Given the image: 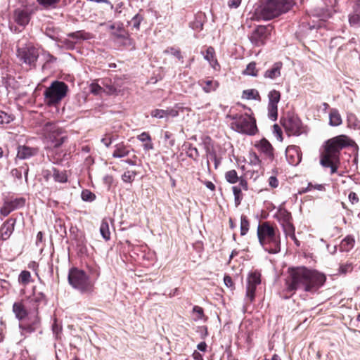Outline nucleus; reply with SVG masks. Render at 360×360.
Here are the masks:
<instances>
[{"label":"nucleus","mask_w":360,"mask_h":360,"mask_svg":"<svg viewBox=\"0 0 360 360\" xmlns=\"http://www.w3.org/2000/svg\"><path fill=\"white\" fill-rule=\"evenodd\" d=\"M13 18L18 25L25 27L30 20L31 14L27 9L17 8L14 11Z\"/></svg>","instance_id":"obj_13"},{"label":"nucleus","mask_w":360,"mask_h":360,"mask_svg":"<svg viewBox=\"0 0 360 360\" xmlns=\"http://www.w3.org/2000/svg\"><path fill=\"white\" fill-rule=\"evenodd\" d=\"M249 221L246 216L242 215L240 217V235L245 236L249 230Z\"/></svg>","instance_id":"obj_44"},{"label":"nucleus","mask_w":360,"mask_h":360,"mask_svg":"<svg viewBox=\"0 0 360 360\" xmlns=\"http://www.w3.org/2000/svg\"><path fill=\"white\" fill-rule=\"evenodd\" d=\"M68 279L70 285L82 293H90L93 291L94 284L83 270L75 267L70 269Z\"/></svg>","instance_id":"obj_5"},{"label":"nucleus","mask_w":360,"mask_h":360,"mask_svg":"<svg viewBox=\"0 0 360 360\" xmlns=\"http://www.w3.org/2000/svg\"><path fill=\"white\" fill-rule=\"evenodd\" d=\"M30 302L34 306V310L37 312L38 306L41 304L46 303V296L43 292H34L33 295L29 297Z\"/></svg>","instance_id":"obj_20"},{"label":"nucleus","mask_w":360,"mask_h":360,"mask_svg":"<svg viewBox=\"0 0 360 360\" xmlns=\"http://www.w3.org/2000/svg\"><path fill=\"white\" fill-rule=\"evenodd\" d=\"M294 4V0H262L255 8L254 16L259 20H270L288 11Z\"/></svg>","instance_id":"obj_3"},{"label":"nucleus","mask_w":360,"mask_h":360,"mask_svg":"<svg viewBox=\"0 0 360 360\" xmlns=\"http://www.w3.org/2000/svg\"><path fill=\"white\" fill-rule=\"evenodd\" d=\"M11 174L19 179L22 178V171L20 168L12 169Z\"/></svg>","instance_id":"obj_64"},{"label":"nucleus","mask_w":360,"mask_h":360,"mask_svg":"<svg viewBox=\"0 0 360 360\" xmlns=\"http://www.w3.org/2000/svg\"><path fill=\"white\" fill-rule=\"evenodd\" d=\"M68 86L63 82L56 80L44 92L45 102L49 105H56L67 95Z\"/></svg>","instance_id":"obj_7"},{"label":"nucleus","mask_w":360,"mask_h":360,"mask_svg":"<svg viewBox=\"0 0 360 360\" xmlns=\"http://www.w3.org/2000/svg\"><path fill=\"white\" fill-rule=\"evenodd\" d=\"M349 22L351 26L360 27V0H357L354 11L349 15Z\"/></svg>","instance_id":"obj_19"},{"label":"nucleus","mask_w":360,"mask_h":360,"mask_svg":"<svg viewBox=\"0 0 360 360\" xmlns=\"http://www.w3.org/2000/svg\"><path fill=\"white\" fill-rule=\"evenodd\" d=\"M269 31L270 28L267 26H257L250 37L251 42L257 46L264 44V42L269 34Z\"/></svg>","instance_id":"obj_11"},{"label":"nucleus","mask_w":360,"mask_h":360,"mask_svg":"<svg viewBox=\"0 0 360 360\" xmlns=\"http://www.w3.org/2000/svg\"><path fill=\"white\" fill-rule=\"evenodd\" d=\"M76 42L68 38H59L56 46L60 49H64L68 51L75 49Z\"/></svg>","instance_id":"obj_30"},{"label":"nucleus","mask_w":360,"mask_h":360,"mask_svg":"<svg viewBox=\"0 0 360 360\" xmlns=\"http://www.w3.org/2000/svg\"><path fill=\"white\" fill-rule=\"evenodd\" d=\"M15 222V219L10 218L3 223L0 228V236L3 240L9 238L13 233Z\"/></svg>","instance_id":"obj_14"},{"label":"nucleus","mask_w":360,"mask_h":360,"mask_svg":"<svg viewBox=\"0 0 360 360\" xmlns=\"http://www.w3.org/2000/svg\"><path fill=\"white\" fill-rule=\"evenodd\" d=\"M100 233L103 239L106 241L110 239V232L109 229V224L107 220L103 219L100 226Z\"/></svg>","instance_id":"obj_35"},{"label":"nucleus","mask_w":360,"mask_h":360,"mask_svg":"<svg viewBox=\"0 0 360 360\" xmlns=\"http://www.w3.org/2000/svg\"><path fill=\"white\" fill-rule=\"evenodd\" d=\"M352 270L351 264H342L340 266V272L342 274H347Z\"/></svg>","instance_id":"obj_57"},{"label":"nucleus","mask_w":360,"mask_h":360,"mask_svg":"<svg viewBox=\"0 0 360 360\" xmlns=\"http://www.w3.org/2000/svg\"><path fill=\"white\" fill-rule=\"evenodd\" d=\"M250 162L252 165H255V166H259L260 164V160H259V157L255 153H250Z\"/></svg>","instance_id":"obj_54"},{"label":"nucleus","mask_w":360,"mask_h":360,"mask_svg":"<svg viewBox=\"0 0 360 360\" xmlns=\"http://www.w3.org/2000/svg\"><path fill=\"white\" fill-rule=\"evenodd\" d=\"M243 98L248 100L260 101L261 98L257 90L251 89L244 90L243 92Z\"/></svg>","instance_id":"obj_34"},{"label":"nucleus","mask_w":360,"mask_h":360,"mask_svg":"<svg viewBox=\"0 0 360 360\" xmlns=\"http://www.w3.org/2000/svg\"><path fill=\"white\" fill-rule=\"evenodd\" d=\"M52 178L56 182L66 183L68 181V175L66 171H60L56 167H53Z\"/></svg>","instance_id":"obj_31"},{"label":"nucleus","mask_w":360,"mask_h":360,"mask_svg":"<svg viewBox=\"0 0 360 360\" xmlns=\"http://www.w3.org/2000/svg\"><path fill=\"white\" fill-rule=\"evenodd\" d=\"M326 280L323 274L305 266L289 268L285 279L283 298L289 299L299 289L314 293L323 285Z\"/></svg>","instance_id":"obj_1"},{"label":"nucleus","mask_w":360,"mask_h":360,"mask_svg":"<svg viewBox=\"0 0 360 360\" xmlns=\"http://www.w3.org/2000/svg\"><path fill=\"white\" fill-rule=\"evenodd\" d=\"M136 174L135 171L127 170L122 175V180L126 183H131Z\"/></svg>","instance_id":"obj_46"},{"label":"nucleus","mask_w":360,"mask_h":360,"mask_svg":"<svg viewBox=\"0 0 360 360\" xmlns=\"http://www.w3.org/2000/svg\"><path fill=\"white\" fill-rule=\"evenodd\" d=\"M130 153L129 149L123 143L116 144L115 150L112 153V157L115 158H122L127 156Z\"/></svg>","instance_id":"obj_22"},{"label":"nucleus","mask_w":360,"mask_h":360,"mask_svg":"<svg viewBox=\"0 0 360 360\" xmlns=\"http://www.w3.org/2000/svg\"><path fill=\"white\" fill-rule=\"evenodd\" d=\"M259 150L264 153L268 157H273V147L271 144L265 139L260 141L257 145Z\"/></svg>","instance_id":"obj_27"},{"label":"nucleus","mask_w":360,"mask_h":360,"mask_svg":"<svg viewBox=\"0 0 360 360\" xmlns=\"http://www.w3.org/2000/svg\"><path fill=\"white\" fill-rule=\"evenodd\" d=\"M225 178L230 184H236L239 181L237 172L235 169L226 172L225 174Z\"/></svg>","instance_id":"obj_42"},{"label":"nucleus","mask_w":360,"mask_h":360,"mask_svg":"<svg viewBox=\"0 0 360 360\" xmlns=\"http://www.w3.org/2000/svg\"><path fill=\"white\" fill-rule=\"evenodd\" d=\"M68 38L78 40H88L92 38V34L86 32L84 30H78L73 32H70L67 34Z\"/></svg>","instance_id":"obj_25"},{"label":"nucleus","mask_w":360,"mask_h":360,"mask_svg":"<svg viewBox=\"0 0 360 360\" xmlns=\"http://www.w3.org/2000/svg\"><path fill=\"white\" fill-rule=\"evenodd\" d=\"M44 56H45L46 63H54L57 60V58L49 52H44Z\"/></svg>","instance_id":"obj_60"},{"label":"nucleus","mask_w":360,"mask_h":360,"mask_svg":"<svg viewBox=\"0 0 360 360\" xmlns=\"http://www.w3.org/2000/svg\"><path fill=\"white\" fill-rule=\"evenodd\" d=\"M102 91V87L97 84H92L91 85V92L94 95H98Z\"/></svg>","instance_id":"obj_55"},{"label":"nucleus","mask_w":360,"mask_h":360,"mask_svg":"<svg viewBox=\"0 0 360 360\" xmlns=\"http://www.w3.org/2000/svg\"><path fill=\"white\" fill-rule=\"evenodd\" d=\"M243 114H233V115H227V117L233 120L232 122H237L239 121V120L243 117Z\"/></svg>","instance_id":"obj_61"},{"label":"nucleus","mask_w":360,"mask_h":360,"mask_svg":"<svg viewBox=\"0 0 360 360\" xmlns=\"http://www.w3.org/2000/svg\"><path fill=\"white\" fill-rule=\"evenodd\" d=\"M143 15L137 13L132 18L130 23H131L134 28H135L136 30H139L140 29L141 22L143 21Z\"/></svg>","instance_id":"obj_51"},{"label":"nucleus","mask_w":360,"mask_h":360,"mask_svg":"<svg viewBox=\"0 0 360 360\" xmlns=\"http://www.w3.org/2000/svg\"><path fill=\"white\" fill-rule=\"evenodd\" d=\"M241 3V0H229L228 5L230 8H238Z\"/></svg>","instance_id":"obj_62"},{"label":"nucleus","mask_w":360,"mask_h":360,"mask_svg":"<svg viewBox=\"0 0 360 360\" xmlns=\"http://www.w3.org/2000/svg\"><path fill=\"white\" fill-rule=\"evenodd\" d=\"M281 124L288 136H300L304 132L302 121L294 114L287 113L281 119Z\"/></svg>","instance_id":"obj_9"},{"label":"nucleus","mask_w":360,"mask_h":360,"mask_svg":"<svg viewBox=\"0 0 360 360\" xmlns=\"http://www.w3.org/2000/svg\"><path fill=\"white\" fill-rule=\"evenodd\" d=\"M214 54H215V52H214V48L212 46H209L206 50V53H205L204 58L215 69L216 68L215 65L219 66V63H218L217 59H215Z\"/></svg>","instance_id":"obj_33"},{"label":"nucleus","mask_w":360,"mask_h":360,"mask_svg":"<svg viewBox=\"0 0 360 360\" xmlns=\"http://www.w3.org/2000/svg\"><path fill=\"white\" fill-rule=\"evenodd\" d=\"M38 153V148L30 147L27 146H19L18 147L17 158L20 160H26L37 155Z\"/></svg>","instance_id":"obj_16"},{"label":"nucleus","mask_w":360,"mask_h":360,"mask_svg":"<svg viewBox=\"0 0 360 360\" xmlns=\"http://www.w3.org/2000/svg\"><path fill=\"white\" fill-rule=\"evenodd\" d=\"M52 175H53V168L51 170L46 169L43 172L44 178L45 179V180L46 181H48L51 178H52Z\"/></svg>","instance_id":"obj_63"},{"label":"nucleus","mask_w":360,"mask_h":360,"mask_svg":"<svg viewBox=\"0 0 360 360\" xmlns=\"http://www.w3.org/2000/svg\"><path fill=\"white\" fill-rule=\"evenodd\" d=\"M138 140L143 143L150 142L151 137L147 132H143L137 136Z\"/></svg>","instance_id":"obj_53"},{"label":"nucleus","mask_w":360,"mask_h":360,"mask_svg":"<svg viewBox=\"0 0 360 360\" xmlns=\"http://www.w3.org/2000/svg\"><path fill=\"white\" fill-rule=\"evenodd\" d=\"M81 197L86 202H92L96 199L95 194L87 189L82 191Z\"/></svg>","instance_id":"obj_49"},{"label":"nucleus","mask_w":360,"mask_h":360,"mask_svg":"<svg viewBox=\"0 0 360 360\" xmlns=\"http://www.w3.org/2000/svg\"><path fill=\"white\" fill-rule=\"evenodd\" d=\"M342 124V117L336 108H332L329 113V124L337 127Z\"/></svg>","instance_id":"obj_26"},{"label":"nucleus","mask_w":360,"mask_h":360,"mask_svg":"<svg viewBox=\"0 0 360 360\" xmlns=\"http://www.w3.org/2000/svg\"><path fill=\"white\" fill-rule=\"evenodd\" d=\"M354 142L346 135H339L325 142L324 149L320 155V164L323 167L330 168V174L337 172L340 163V151Z\"/></svg>","instance_id":"obj_2"},{"label":"nucleus","mask_w":360,"mask_h":360,"mask_svg":"<svg viewBox=\"0 0 360 360\" xmlns=\"http://www.w3.org/2000/svg\"><path fill=\"white\" fill-rule=\"evenodd\" d=\"M180 107L176 105L173 108H167V110L155 109L151 112V116L156 118L164 117H175L179 115Z\"/></svg>","instance_id":"obj_15"},{"label":"nucleus","mask_w":360,"mask_h":360,"mask_svg":"<svg viewBox=\"0 0 360 360\" xmlns=\"http://www.w3.org/2000/svg\"><path fill=\"white\" fill-rule=\"evenodd\" d=\"M286 158L292 165H297L302 160V153L300 147L292 145L286 149Z\"/></svg>","instance_id":"obj_12"},{"label":"nucleus","mask_w":360,"mask_h":360,"mask_svg":"<svg viewBox=\"0 0 360 360\" xmlns=\"http://www.w3.org/2000/svg\"><path fill=\"white\" fill-rule=\"evenodd\" d=\"M256 288V285L247 283L245 299L248 302L250 303L255 300Z\"/></svg>","instance_id":"obj_37"},{"label":"nucleus","mask_w":360,"mask_h":360,"mask_svg":"<svg viewBox=\"0 0 360 360\" xmlns=\"http://www.w3.org/2000/svg\"><path fill=\"white\" fill-rule=\"evenodd\" d=\"M39 323V320L37 316L32 321L31 324L29 323H20L19 327L22 330V333H32L36 330Z\"/></svg>","instance_id":"obj_29"},{"label":"nucleus","mask_w":360,"mask_h":360,"mask_svg":"<svg viewBox=\"0 0 360 360\" xmlns=\"http://www.w3.org/2000/svg\"><path fill=\"white\" fill-rule=\"evenodd\" d=\"M233 193L234 195V201L236 206H238L241 202V188L240 186H235L232 188Z\"/></svg>","instance_id":"obj_48"},{"label":"nucleus","mask_w":360,"mask_h":360,"mask_svg":"<svg viewBox=\"0 0 360 360\" xmlns=\"http://www.w3.org/2000/svg\"><path fill=\"white\" fill-rule=\"evenodd\" d=\"M282 67L283 63L281 62L275 63L271 68L265 71L264 77L271 79H275L281 76V70Z\"/></svg>","instance_id":"obj_18"},{"label":"nucleus","mask_w":360,"mask_h":360,"mask_svg":"<svg viewBox=\"0 0 360 360\" xmlns=\"http://www.w3.org/2000/svg\"><path fill=\"white\" fill-rule=\"evenodd\" d=\"M247 283L257 286L261 283L260 274L257 272H252L248 275Z\"/></svg>","instance_id":"obj_39"},{"label":"nucleus","mask_w":360,"mask_h":360,"mask_svg":"<svg viewBox=\"0 0 360 360\" xmlns=\"http://www.w3.org/2000/svg\"><path fill=\"white\" fill-rule=\"evenodd\" d=\"M348 198L352 204H356L359 200L356 193L354 192H350Z\"/></svg>","instance_id":"obj_59"},{"label":"nucleus","mask_w":360,"mask_h":360,"mask_svg":"<svg viewBox=\"0 0 360 360\" xmlns=\"http://www.w3.org/2000/svg\"><path fill=\"white\" fill-rule=\"evenodd\" d=\"M187 155L193 160H196L199 157L200 154L198 150L195 147H193L191 144H189Z\"/></svg>","instance_id":"obj_52"},{"label":"nucleus","mask_w":360,"mask_h":360,"mask_svg":"<svg viewBox=\"0 0 360 360\" xmlns=\"http://www.w3.org/2000/svg\"><path fill=\"white\" fill-rule=\"evenodd\" d=\"M16 56L20 62L32 69L37 66L39 53L38 49L32 43L23 44L19 41L16 48Z\"/></svg>","instance_id":"obj_6"},{"label":"nucleus","mask_w":360,"mask_h":360,"mask_svg":"<svg viewBox=\"0 0 360 360\" xmlns=\"http://www.w3.org/2000/svg\"><path fill=\"white\" fill-rule=\"evenodd\" d=\"M354 238L349 235L341 241L340 249L342 252H349L354 248Z\"/></svg>","instance_id":"obj_28"},{"label":"nucleus","mask_w":360,"mask_h":360,"mask_svg":"<svg viewBox=\"0 0 360 360\" xmlns=\"http://www.w3.org/2000/svg\"><path fill=\"white\" fill-rule=\"evenodd\" d=\"M269 98V103L271 105H278V103L281 99V94L278 91L276 90H271L269 91L268 94Z\"/></svg>","instance_id":"obj_38"},{"label":"nucleus","mask_w":360,"mask_h":360,"mask_svg":"<svg viewBox=\"0 0 360 360\" xmlns=\"http://www.w3.org/2000/svg\"><path fill=\"white\" fill-rule=\"evenodd\" d=\"M257 238L259 244L269 254H276L281 251V237L276 229L268 221L259 224Z\"/></svg>","instance_id":"obj_4"},{"label":"nucleus","mask_w":360,"mask_h":360,"mask_svg":"<svg viewBox=\"0 0 360 360\" xmlns=\"http://www.w3.org/2000/svg\"><path fill=\"white\" fill-rule=\"evenodd\" d=\"M283 232L286 237H295V228L292 224V221L281 224Z\"/></svg>","instance_id":"obj_36"},{"label":"nucleus","mask_w":360,"mask_h":360,"mask_svg":"<svg viewBox=\"0 0 360 360\" xmlns=\"http://www.w3.org/2000/svg\"><path fill=\"white\" fill-rule=\"evenodd\" d=\"M268 117L272 121H276L278 118V105L268 104Z\"/></svg>","instance_id":"obj_45"},{"label":"nucleus","mask_w":360,"mask_h":360,"mask_svg":"<svg viewBox=\"0 0 360 360\" xmlns=\"http://www.w3.org/2000/svg\"><path fill=\"white\" fill-rule=\"evenodd\" d=\"M15 210L13 205L10 200H6L0 210V213L3 216H8L11 212Z\"/></svg>","instance_id":"obj_40"},{"label":"nucleus","mask_w":360,"mask_h":360,"mask_svg":"<svg viewBox=\"0 0 360 360\" xmlns=\"http://www.w3.org/2000/svg\"><path fill=\"white\" fill-rule=\"evenodd\" d=\"M257 71L258 70L256 68V63L251 62L247 65L245 70L243 71V75L257 77Z\"/></svg>","instance_id":"obj_43"},{"label":"nucleus","mask_w":360,"mask_h":360,"mask_svg":"<svg viewBox=\"0 0 360 360\" xmlns=\"http://www.w3.org/2000/svg\"><path fill=\"white\" fill-rule=\"evenodd\" d=\"M45 139L50 143V147L59 148L66 140L67 136H63V129L54 122H46L43 127Z\"/></svg>","instance_id":"obj_8"},{"label":"nucleus","mask_w":360,"mask_h":360,"mask_svg":"<svg viewBox=\"0 0 360 360\" xmlns=\"http://www.w3.org/2000/svg\"><path fill=\"white\" fill-rule=\"evenodd\" d=\"M10 201L13 205V208L15 210L22 208L25 206L26 200L23 197L15 198L14 199H11Z\"/></svg>","instance_id":"obj_47"},{"label":"nucleus","mask_w":360,"mask_h":360,"mask_svg":"<svg viewBox=\"0 0 360 360\" xmlns=\"http://www.w3.org/2000/svg\"><path fill=\"white\" fill-rule=\"evenodd\" d=\"M274 217L281 224L292 221L291 213L284 208H280Z\"/></svg>","instance_id":"obj_23"},{"label":"nucleus","mask_w":360,"mask_h":360,"mask_svg":"<svg viewBox=\"0 0 360 360\" xmlns=\"http://www.w3.org/2000/svg\"><path fill=\"white\" fill-rule=\"evenodd\" d=\"M14 120L12 114H8L4 111L0 110V126H4L11 123Z\"/></svg>","instance_id":"obj_41"},{"label":"nucleus","mask_w":360,"mask_h":360,"mask_svg":"<svg viewBox=\"0 0 360 360\" xmlns=\"http://www.w3.org/2000/svg\"><path fill=\"white\" fill-rule=\"evenodd\" d=\"M199 84L207 94L215 91L219 86L217 81L212 79L200 80L199 81Z\"/></svg>","instance_id":"obj_21"},{"label":"nucleus","mask_w":360,"mask_h":360,"mask_svg":"<svg viewBox=\"0 0 360 360\" xmlns=\"http://www.w3.org/2000/svg\"><path fill=\"white\" fill-rule=\"evenodd\" d=\"M31 278V274L28 271H22L19 275L18 281L23 285L27 284Z\"/></svg>","instance_id":"obj_50"},{"label":"nucleus","mask_w":360,"mask_h":360,"mask_svg":"<svg viewBox=\"0 0 360 360\" xmlns=\"http://www.w3.org/2000/svg\"><path fill=\"white\" fill-rule=\"evenodd\" d=\"M45 34L48 37H49L52 40L56 41V42H58V41L59 40V38L55 34L53 30L46 29Z\"/></svg>","instance_id":"obj_56"},{"label":"nucleus","mask_w":360,"mask_h":360,"mask_svg":"<svg viewBox=\"0 0 360 360\" xmlns=\"http://www.w3.org/2000/svg\"><path fill=\"white\" fill-rule=\"evenodd\" d=\"M269 184L271 188H277L278 186V181L274 176L269 178Z\"/></svg>","instance_id":"obj_58"},{"label":"nucleus","mask_w":360,"mask_h":360,"mask_svg":"<svg viewBox=\"0 0 360 360\" xmlns=\"http://www.w3.org/2000/svg\"><path fill=\"white\" fill-rule=\"evenodd\" d=\"M60 0H37L38 4L44 10H52L58 8Z\"/></svg>","instance_id":"obj_32"},{"label":"nucleus","mask_w":360,"mask_h":360,"mask_svg":"<svg viewBox=\"0 0 360 360\" xmlns=\"http://www.w3.org/2000/svg\"><path fill=\"white\" fill-rule=\"evenodd\" d=\"M13 311L15 314V317L20 321L23 320L28 314L24 305L20 302H15L13 304Z\"/></svg>","instance_id":"obj_24"},{"label":"nucleus","mask_w":360,"mask_h":360,"mask_svg":"<svg viewBox=\"0 0 360 360\" xmlns=\"http://www.w3.org/2000/svg\"><path fill=\"white\" fill-rule=\"evenodd\" d=\"M109 30L112 31L111 34L117 39H127L129 42L131 39L129 37L128 32L125 30L122 23H113L109 25Z\"/></svg>","instance_id":"obj_17"},{"label":"nucleus","mask_w":360,"mask_h":360,"mask_svg":"<svg viewBox=\"0 0 360 360\" xmlns=\"http://www.w3.org/2000/svg\"><path fill=\"white\" fill-rule=\"evenodd\" d=\"M231 124L232 129L240 134L252 136L257 132L255 117L247 113L243 114L239 121L237 122H231Z\"/></svg>","instance_id":"obj_10"}]
</instances>
